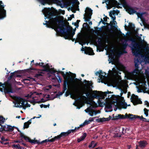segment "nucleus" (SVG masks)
Listing matches in <instances>:
<instances>
[{
	"instance_id": "obj_46",
	"label": "nucleus",
	"mask_w": 149,
	"mask_h": 149,
	"mask_svg": "<svg viewBox=\"0 0 149 149\" xmlns=\"http://www.w3.org/2000/svg\"><path fill=\"white\" fill-rule=\"evenodd\" d=\"M86 135L87 134L86 133H84L80 137L81 139L83 140L86 137Z\"/></svg>"
},
{
	"instance_id": "obj_61",
	"label": "nucleus",
	"mask_w": 149,
	"mask_h": 149,
	"mask_svg": "<svg viewBox=\"0 0 149 149\" xmlns=\"http://www.w3.org/2000/svg\"><path fill=\"white\" fill-rule=\"evenodd\" d=\"M14 72H15V74H14V75L13 77H20L21 76L20 75H18L17 73V71H15Z\"/></svg>"
},
{
	"instance_id": "obj_50",
	"label": "nucleus",
	"mask_w": 149,
	"mask_h": 149,
	"mask_svg": "<svg viewBox=\"0 0 149 149\" xmlns=\"http://www.w3.org/2000/svg\"><path fill=\"white\" fill-rule=\"evenodd\" d=\"M43 64H44V63L42 62L41 63H36L34 64V65H35L36 66H39L41 67H42V66L43 65Z\"/></svg>"
},
{
	"instance_id": "obj_38",
	"label": "nucleus",
	"mask_w": 149,
	"mask_h": 149,
	"mask_svg": "<svg viewBox=\"0 0 149 149\" xmlns=\"http://www.w3.org/2000/svg\"><path fill=\"white\" fill-rule=\"evenodd\" d=\"M97 102L98 103L99 107H101L102 106L103 102H102L100 100L98 99Z\"/></svg>"
},
{
	"instance_id": "obj_10",
	"label": "nucleus",
	"mask_w": 149,
	"mask_h": 149,
	"mask_svg": "<svg viewBox=\"0 0 149 149\" xmlns=\"http://www.w3.org/2000/svg\"><path fill=\"white\" fill-rule=\"evenodd\" d=\"M5 119L2 116H0V125L1 127H0V131L3 132V131H6L7 129V125H2L1 124L4 123L5 121Z\"/></svg>"
},
{
	"instance_id": "obj_12",
	"label": "nucleus",
	"mask_w": 149,
	"mask_h": 149,
	"mask_svg": "<svg viewBox=\"0 0 149 149\" xmlns=\"http://www.w3.org/2000/svg\"><path fill=\"white\" fill-rule=\"evenodd\" d=\"M109 15L110 17H111L112 19L113 20V21L112 22H111L110 24H109L111 26V27L112 29L114 30H116V29H117V28L115 26L113 25L115 24V22H116V23H117L115 21L116 18V17H113L112 15V14L111 13H109Z\"/></svg>"
},
{
	"instance_id": "obj_31",
	"label": "nucleus",
	"mask_w": 149,
	"mask_h": 149,
	"mask_svg": "<svg viewBox=\"0 0 149 149\" xmlns=\"http://www.w3.org/2000/svg\"><path fill=\"white\" fill-rule=\"evenodd\" d=\"M12 146L13 147L17 149H22V147H21L19 144H18L17 145L13 144L12 145Z\"/></svg>"
},
{
	"instance_id": "obj_51",
	"label": "nucleus",
	"mask_w": 149,
	"mask_h": 149,
	"mask_svg": "<svg viewBox=\"0 0 149 149\" xmlns=\"http://www.w3.org/2000/svg\"><path fill=\"white\" fill-rule=\"evenodd\" d=\"M76 132L75 130V129L69 130L68 131V132L69 134V135L71 133H74L75 132Z\"/></svg>"
},
{
	"instance_id": "obj_22",
	"label": "nucleus",
	"mask_w": 149,
	"mask_h": 149,
	"mask_svg": "<svg viewBox=\"0 0 149 149\" xmlns=\"http://www.w3.org/2000/svg\"><path fill=\"white\" fill-rule=\"evenodd\" d=\"M69 134L68 131L66 132H62L59 135L61 139V138H64L65 137L68 136L69 135Z\"/></svg>"
},
{
	"instance_id": "obj_62",
	"label": "nucleus",
	"mask_w": 149,
	"mask_h": 149,
	"mask_svg": "<svg viewBox=\"0 0 149 149\" xmlns=\"http://www.w3.org/2000/svg\"><path fill=\"white\" fill-rule=\"evenodd\" d=\"M57 77L58 78V79L59 80H58V82L59 83L61 82V79L60 77V76L59 75H57Z\"/></svg>"
},
{
	"instance_id": "obj_26",
	"label": "nucleus",
	"mask_w": 149,
	"mask_h": 149,
	"mask_svg": "<svg viewBox=\"0 0 149 149\" xmlns=\"http://www.w3.org/2000/svg\"><path fill=\"white\" fill-rule=\"evenodd\" d=\"M30 143L34 144H37L38 145L41 144L39 140H32V141H30Z\"/></svg>"
},
{
	"instance_id": "obj_44",
	"label": "nucleus",
	"mask_w": 149,
	"mask_h": 149,
	"mask_svg": "<svg viewBox=\"0 0 149 149\" xmlns=\"http://www.w3.org/2000/svg\"><path fill=\"white\" fill-rule=\"evenodd\" d=\"M50 142V140L49 139H46L40 142L41 144H43L45 143H46L47 142Z\"/></svg>"
},
{
	"instance_id": "obj_20",
	"label": "nucleus",
	"mask_w": 149,
	"mask_h": 149,
	"mask_svg": "<svg viewBox=\"0 0 149 149\" xmlns=\"http://www.w3.org/2000/svg\"><path fill=\"white\" fill-rule=\"evenodd\" d=\"M131 102L133 103V104L134 105H136L139 104H142V102L139 99L135 100H131Z\"/></svg>"
},
{
	"instance_id": "obj_36",
	"label": "nucleus",
	"mask_w": 149,
	"mask_h": 149,
	"mask_svg": "<svg viewBox=\"0 0 149 149\" xmlns=\"http://www.w3.org/2000/svg\"><path fill=\"white\" fill-rule=\"evenodd\" d=\"M50 100V99H47L46 100H45L44 98H42L41 99L40 101L38 102H37V103H42V102H46L48 100Z\"/></svg>"
},
{
	"instance_id": "obj_19",
	"label": "nucleus",
	"mask_w": 149,
	"mask_h": 149,
	"mask_svg": "<svg viewBox=\"0 0 149 149\" xmlns=\"http://www.w3.org/2000/svg\"><path fill=\"white\" fill-rule=\"evenodd\" d=\"M78 39L79 41V43L80 44L82 45L85 44L86 40L84 38L81 36Z\"/></svg>"
},
{
	"instance_id": "obj_7",
	"label": "nucleus",
	"mask_w": 149,
	"mask_h": 149,
	"mask_svg": "<svg viewBox=\"0 0 149 149\" xmlns=\"http://www.w3.org/2000/svg\"><path fill=\"white\" fill-rule=\"evenodd\" d=\"M103 35L101 38H99L97 42L99 44L101 45L102 43V40H103L105 43H108L109 42V37L108 35L106 32H104L102 33Z\"/></svg>"
},
{
	"instance_id": "obj_9",
	"label": "nucleus",
	"mask_w": 149,
	"mask_h": 149,
	"mask_svg": "<svg viewBox=\"0 0 149 149\" xmlns=\"http://www.w3.org/2000/svg\"><path fill=\"white\" fill-rule=\"evenodd\" d=\"M2 3V1H0V19L3 18L6 15V10L4 9V5H1Z\"/></svg>"
},
{
	"instance_id": "obj_3",
	"label": "nucleus",
	"mask_w": 149,
	"mask_h": 149,
	"mask_svg": "<svg viewBox=\"0 0 149 149\" xmlns=\"http://www.w3.org/2000/svg\"><path fill=\"white\" fill-rule=\"evenodd\" d=\"M72 29V27L70 26H67L64 29H61V33L64 35V38L65 39H71L73 38L75 33L74 31L71 32Z\"/></svg>"
},
{
	"instance_id": "obj_42",
	"label": "nucleus",
	"mask_w": 149,
	"mask_h": 149,
	"mask_svg": "<svg viewBox=\"0 0 149 149\" xmlns=\"http://www.w3.org/2000/svg\"><path fill=\"white\" fill-rule=\"evenodd\" d=\"M144 114L146 115V116H148V111H149V110L145 108L144 109Z\"/></svg>"
},
{
	"instance_id": "obj_29",
	"label": "nucleus",
	"mask_w": 149,
	"mask_h": 149,
	"mask_svg": "<svg viewBox=\"0 0 149 149\" xmlns=\"http://www.w3.org/2000/svg\"><path fill=\"white\" fill-rule=\"evenodd\" d=\"M135 67L136 68V70H138L139 67V65L140 64V63L141 62H137V59L135 61Z\"/></svg>"
},
{
	"instance_id": "obj_53",
	"label": "nucleus",
	"mask_w": 149,
	"mask_h": 149,
	"mask_svg": "<svg viewBox=\"0 0 149 149\" xmlns=\"http://www.w3.org/2000/svg\"><path fill=\"white\" fill-rule=\"evenodd\" d=\"M1 140L2 141H3L4 142L5 141H8L9 140L8 139H5V137L3 136H2L1 138Z\"/></svg>"
},
{
	"instance_id": "obj_64",
	"label": "nucleus",
	"mask_w": 149,
	"mask_h": 149,
	"mask_svg": "<svg viewBox=\"0 0 149 149\" xmlns=\"http://www.w3.org/2000/svg\"><path fill=\"white\" fill-rule=\"evenodd\" d=\"M96 117H94V118H89V120L91 123V122H92L94 120V118H95Z\"/></svg>"
},
{
	"instance_id": "obj_1",
	"label": "nucleus",
	"mask_w": 149,
	"mask_h": 149,
	"mask_svg": "<svg viewBox=\"0 0 149 149\" xmlns=\"http://www.w3.org/2000/svg\"><path fill=\"white\" fill-rule=\"evenodd\" d=\"M49 10L45 9L44 10V14L45 17V19L47 18L49 19V21H45V23H43V24L46 25L47 27L51 28L52 27H55L58 25V28L60 29V32L61 33V29H64L65 28L64 27L66 26V24L64 21L60 20L58 16H56L55 13L53 11L50 12V8H49Z\"/></svg>"
},
{
	"instance_id": "obj_17",
	"label": "nucleus",
	"mask_w": 149,
	"mask_h": 149,
	"mask_svg": "<svg viewBox=\"0 0 149 149\" xmlns=\"http://www.w3.org/2000/svg\"><path fill=\"white\" fill-rule=\"evenodd\" d=\"M56 72H57V75H59L58 74L59 73H61L65 80L67 79L68 80V78L66 76V74L69 75L68 72H66V74H65L64 72L62 71H56Z\"/></svg>"
},
{
	"instance_id": "obj_5",
	"label": "nucleus",
	"mask_w": 149,
	"mask_h": 149,
	"mask_svg": "<svg viewBox=\"0 0 149 149\" xmlns=\"http://www.w3.org/2000/svg\"><path fill=\"white\" fill-rule=\"evenodd\" d=\"M135 116H133L132 114H129L128 115L126 113L125 115L119 114L118 116H116L113 117V118H111V120H116L119 119H125L126 118H129V119H134L135 118Z\"/></svg>"
},
{
	"instance_id": "obj_13",
	"label": "nucleus",
	"mask_w": 149,
	"mask_h": 149,
	"mask_svg": "<svg viewBox=\"0 0 149 149\" xmlns=\"http://www.w3.org/2000/svg\"><path fill=\"white\" fill-rule=\"evenodd\" d=\"M138 143L139 147L142 149L144 148L148 144L147 142L145 140L140 141Z\"/></svg>"
},
{
	"instance_id": "obj_6",
	"label": "nucleus",
	"mask_w": 149,
	"mask_h": 149,
	"mask_svg": "<svg viewBox=\"0 0 149 149\" xmlns=\"http://www.w3.org/2000/svg\"><path fill=\"white\" fill-rule=\"evenodd\" d=\"M3 88H4V92L5 94L13 92L12 84L8 80L6 81V87L3 86Z\"/></svg>"
},
{
	"instance_id": "obj_57",
	"label": "nucleus",
	"mask_w": 149,
	"mask_h": 149,
	"mask_svg": "<svg viewBox=\"0 0 149 149\" xmlns=\"http://www.w3.org/2000/svg\"><path fill=\"white\" fill-rule=\"evenodd\" d=\"M84 124H85V125H86L90 123V122L89 120H86L84 122Z\"/></svg>"
},
{
	"instance_id": "obj_58",
	"label": "nucleus",
	"mask_w": 149,
	"mask_h": 149,
	"mask_svg": "<svg viewBox=\"0 0 149 149\" xmlns=\"http://www.w3.org/2000/svg\"><path fill=\"white\" fill-rule=\"evenodd\" d=\"M0 142L2 144H3L5 145H6L7 144H9V142H3V141H0Z\"/></svg>"
},
{
	"instance_id": "obj_15",
	"label": "nucleus",
	"mask_w": 149,
	"mask_h": 149,
	"mask_svg": "<svg viewBox=\"0 0 149 149\" xmlns=\"http://www.w3.org/2000/svg\"><path fill=\"white\" fill-rule=\"evenodd\" d=\"M85 48H87V49L85 51V53L86 54H88L89 55H93L94 54V53L92 49L90 47H85Z\"/></svg>"
},
{
	"instance_id": "obj_47",
	"label": "nucleus",
	"mask_w": 149,
	"mask_h": 149,
	"mask_svg": "<svg viewBox=\"0 0 149 149\" xmlns=\"http://www.w3.org/2000/svg\"><path fill=\"white\" fill-rule=\"evenodd\" d=\"M42 72H41L40 73L36 74H35V77L36 78H38L40 76H42Z\"/></svg>"
},
{
	"instance_id": "obj_43",
	"label": "nucleus",
	"mask_w": 149,
	"mask_h": 149,
	"mask_svg": "<svg viewBox=\"0 0 149 149\" xmlns=\"http://www.w3.org/2000/svg\"><path fill=\"white\" fill-rule=\"evenodd\" d=\"M133 98L134 99H139L138 97V96L137 95H136L134 94H133L132 96V97L130 98L131 100H132V99Z\"/></svg>"
},
{
	"instance_id": "obj_27",
	"label": "nucleus",
	"mask_w": 149,
	"mask_h": 149,
	"mask_svg": "<svg viewBox=\"0 0 149 149\" xmlns=\"http://www.w3.org/2000/svg\"><path fill=\"white\" fill-rule=\"evenodd\" d=\"M74 78H73L72 77H71L70 78V80L71 81H73V80H75V81H80L81 82H82V81H81V79L80 80V79H78L76 78H75L76 76V74H74Z\"/></svg>"
},
{
	"instance_id": "obj_35",
	"label": "nucleus",
	"mask_w": 149,
	"mask_h": 149,
	"mask_svg": "<svg viewBox=\"0 0 149 149\" xmlns=\"http://www.w3.org/2000/svg\"><path fill=\"white\" fill-rule=\"evenodd\" d=\"M133 115V116H135V117H136V118L134 119H131V120H134L137 118H139L140 120H141L142 119H144V120H146V119L145 118H143L142 116H141V117H140V116H138L137 115Z\"/></svg>"
},
{
	"instance_id": "obj_39",
	"label": "nucleus",
	"mask_w": 149,
	"mask_h": 149,
	"mask_svg": "<svg viewBox=\"0 0 149 149\" xmlns=\"http://www.w3.org/2000/svg\"><path fill=\"white\" fill-rule=\"evenodd\" d=\"M100 29H101V28H100L99 30H97L95 31L93 29H91V30L92 33L94 32L96 34H97V35H98L99 34L98 31H100Z\"/></svg>"
},
{
	"instance_id": "obj_11",
	"label": "nucleus",
	"mask_w": 149,
	"mask_h": 149,
	"mask_svg": "<svg viewBox=\"0 0 149 149\" xmlns=\"http://www.w3.org/2000/svg\"><path fill=\"white\" fill-rule=\"evenodd\" d=\"M68 84V81L67 79L63 81V91L62 92H59L58 93L59 96L62 95L64 93L65 91L67 89V86Z\"/></svg>"
},
{
	"instance_id": "obj_24",
	"label": "nucleus",
	"mask_w": 149,
	"mask_h": 149,
	"mask_svg": "<svg viewBox=\"0 0 149 149\" xmlns=\"http://www.w3.org/2000/svg\"><path fill=\"white\" fill-rule=\"evenodd\" d=\"M16 98L18 100L20 101V102H22L21 104L23 106H25V101L23 100V99L21 98L20 97H16Z\"/></svg>"
},
{
	"instance_id": "obj_30",
	"label": "nucleus",
	"mask_w": 149,
	"mask_h": 149,
	"mask_svg": "<svg viewBox=\"0 0 149 149\" xmlns=\"http://www.w3.org/2000/svg\"><path fill=\"white\" fill-rule=\"evenodd\" d=\"M136 14L137 15L138 17L140 18L141 19L142 18L143 15L144 14L143 13H138L137 12Z\"/></svg>"
},
{
	"instance_id": "obj_18",
	"label": "nucleus",
	"mask_w": 149,
	"mask_h": 149,
	"mask_svg": "<svg viewBox=\"0 0 149 149\" xmlns=\"http://www.w3.org/2000/svg\"><path fill=\"white\" fill-rule=\"evenodd\" d=\"M44 68V69L42 70V71H46L47 72L49 71V69H50L49 66L48 64H47L45 65L43 64L42 67Z\"/></svg>"
},
{
	"instance_id": "obj_55",
	"label": "nucleus",
	"mask_w": 149,
	"mask_h": 149,
	"mask_svg": "<svg viewBox=\"0 0 149 149\" xmlns=\"http://www.w3.org/2000/svg\"><path fill=\"white\" fill-rule=\"evenodd\" d=\"M128 130L127 128H126V129H125L123 127L122 128V133L123 134H124L126 133V130Z\"/></svg>"
},
{
	"instance_id": "obj_25",
	"label": "nucleus",
	"mask_w": 149,
	"mask_h": 149,
	"mask_svg": "<svg viewBox=\"0 0 149 149\" xmlns=\"http://www.w3.org/2000/svg\"><path fill=\"white\" fill-rule=\"evenodd\" d=\"M120 105L122 108L124 109H126L127 106V103L125 102H121Z\"/></svg>"
},
{
	"instance_id": "obj_48",
	"label": "nucleus",
	"mask_w": 149,
	"mask_h": 149,
	"mask_svg": "<svg viewBox=\"0 0 149 149\" xmlns=\"http://www.w3.org/2000/svg\"><path fill=\"white\" fill-rule=\"evenodd\" d=\"M129 26L130 29H134L135 28L134 24L131 23H129Z\"/></svg>"
},
{
	"instance_id": "obj_60",
	"label": "nucleus",
	"mask_w": 149,
	"mask_h": 149,
	"mask_svg": "<svg viewBox=\"0 0 149 149\" xmlns=\"http://www.w3.org/2000/svg\"><path fill=\"white\" fill-rule=\"evenodd\" d=\"M96 120L97 121V122H103L102 118H100Z\"/></svg>"
},
{
	"instance_id": "obj_34",
	"label": "nucleus",
	"mask_w": 149,
	"mask_h": 149,
	"mask_svg": "<svg viewBox=\"0 0 149 149\" xmlns=\"http://www.w3.org/2000/svg\"><path fill=\"white\" fill-rule=\"evenodd\" d=\"M43 5H45V4L47 3L48 2V0H38Z\"/></svg>"
},
{
	"instance_id": "obj_45",
	"label": "nucleus",
	"mask_w": 149,
	"mask_h": 149,
	"mask_svg": "<svg viewBox=\"0 0 149 149\" xmlns=\"http://www.w3.org/2000/svg\"><path fill=\"white\" fill-rule=\"evenodd\" d=\"M127 45L128 44L126 42L123 43L122 44V47L124 50H125Z\"/></svg>"
},
{
	"instance_id": "obj_56",
	"label": "nucleus",
	"mask_w": 149,
	"mask_h": 149,
	"mask_svg": "<svg viewBox=\"0 0 149 149\" xmlns=\"http://www.w3.org/2000/svg\"><path fill=\"white\" fill-rule=\"evenodd\" d=\"M71 95V93H70L69 91H67L65 93V95L67 97L69 95Z\"/></svg>"
},
{
	"instance_id": "obj_54",
	"label": "nucleus",
	"mask_w": 149,
	"mask_h": 149,
	"mask_svg": "<svg viewBox=\"0 0 149 149\" xmlns=\"http://www.w3.org/2000/svg\"><path fill=\"white\" fill-rule=\"evenodd\" d=\"M83 26L86 29H87L88 27L90 28V27H88V25L87 23H84L83 24Z\"/></svg>"
},
{
	"instance_id": "obj_40",
	"label": "nucleus",
	"mask_w": 149,
	"mask_h": 149,
	"mask_svg": "<svg viewBox=\"0 0 149 149\" xmlns=\"http://www.w3.org/2000/svg\"><path fill=\"white\" fill-rule=\"evenodd\" d=\"M29 122H25L24 124V129L25 128H27L29 127V123H28Z\"/></svg>"
},
{
	"instance_id": "obj_16",
	"label": "nucleus",
	"mask_w": 149,
	"mask_h": 149,
	"mask_svg": "<svg viewBox=\"0 0 149 149\" xmlns=\"http://www.w3.org/2000/svg\"><path fill=\"white\" fill-rule=\"evenodd\" d=\"M20 137L21 138V139H24V140L27 141H28L30 142L31 141H32V140L29 137L24 135V134L21 132H20Z\"/></svg>"
},
{
	"instance_id": "obj_59",
	"label": "nucleus",
	"mask_w": 149,
	"mask_h": 149,
	"mask_svg": "<svg viewBox=\"0 0 149 149\" xmlns=\"http://www.w3.org/2000/svg\"><path fill=\"white\" fill-rule=\"evenodd\" d=\"M87 110H88V111L89 112V114H91L92 113H93V112L92 111H91V109H90V108L89 107H88Z\"/></svg>"
},
{
	"instance_id": "obj_49",
	"label": "nucleus",
	"mask_w": 149,
	"mask_h": 149,
	"mask_svg": "<svg viewBox=\"0 0 149 149\" xmlns=\"http://www.w3.org/2000/svg\"><path fill=\"white\" fill-rule=\"evenodd\" d=\"M49 71L47 72H49L51 74H54L56 72V71L54 69H49Z\"/></svg>"
},
{
	"instance_id": "obj_23",
	"label": "nucleus",
	"mask_w": 149,
	"mask_h": 149,
	"mask_svg": "<svg viewBox=\"0 0 149 149\" xmlns=\"http://www.w3.org/2000/svg\"><path fill=\"white\" fill-rule=\"evenodd\" d=\"M7 129H6V131L7 132H12L14 130V126L12 127V126L9 125H7Z\"/></svg>"
},
{
	"instance_id": "obj_52",
	"label": "nucleus",
	"mask_w": 149,
	"mask_h": 149,
	"mask_svg": "<svg viewBox=\"0 0 149 149\" xmlns=\"http://www.w3.org/2000/svg\"><path fill=\"white\" fill-rule=\"evenodd\" d=\"M95 143V141H92L91 142V143L88 146V147L89 148H92L94 144Z\"/></svg>"
},
{
	"instance_id": "obj_8",
	"label": "nucleus",
	"mask_w": 149,
	"mask_h": 149,
	"mask_svg": "<svg viewBox=\"0 0 149 149\" xmlns=\"http://www.w3.org/2000/svg\"><path fill=\"white\" fill-rule=\"evenodd\" d=\"M86 10L85 11L86 12V16L84 15V19L85 21L87 22L89 21L91 18V16L92 14V10L90 8H86Z\"/></svg>"
},
{
	"instance_id": "obj_41",
	"label": "nucleus",
	"mask_w": 149,
	"mask_h": 149,
	"mask_svg": "<svg viewBox=\"0 0 149 149\" xmlns=\"http://www.w3.org/2000/svg\"><path fill=\"white\" fill-rule=\"evenodd\" d=\"M15 72H13L11 73L10 75L8 78V80L9 81L12 78V77L14 76V74H15Z\"/></svg>"
},
{
	"instance_id": "obj_63",
	"label": "nucleus",
	"mask_w": 149,
	"mask_h": 149,
	"mask_svg": "<svg viewBox=\"0 0 149 149\" xmlns=\"http://www.w3.org/2000/svg\"><path fill=\"white\" fill-rule=\"evenodd\" d=\"M100 73H102V70H100L99 71L97 72H96L95 74L96 75H97V74H98L99 75Z\"/></svg>"
},
{
	"instance_id": "obj_32",
	"label": "nucleus",
	"mask_w": 149,
	"mask_h": 149,
	"mask_svg": "<svg viewBox=\"0 0 149 149\" xmlns=\"http://www.w3.org/2000/svg\"><path fill=\"white\" fill-rule=\"evenodd\" d=\"M111 118L112 117L110 116H109V117L107 118H102L103 122L109 121L111 119Z\"/></svg>"
},
{
	"instance_id": "obj_4",
	"label": "nucleus",
	"mask_w": 149,
	"mask_h": 149,
	"mask_svg": "<svg viewBox=\"0 0 149 149\" xmlns=\"http://www.w3.org/2000/svg\"><path fill=\"white\" fill-rule=\"evenodd\" d=\"M94 94L92 96V97L96 99L101 98L104 99L105 97L107 96V94L111 93V91H108L107 92H102V91H94L93 92Z\"/></svg>"
},
{
	"instance_id": "obj_2",
	"label": "nucleus",
	"mask_w": 149,
	"mask_h": 149,
	"mask_svg": "<svg viewBox=\"0 0 149 149\" xmlns=\"http://www.w3.org/2000/svg\"><path fill=\"white\" fill-rule=\"evenodd\" d=\"M128 40L132 42L131 46L130 47L133 55L136 58L137 62H141L144 61L149 63V57L146 56L142 54L140 49L139 45L136 42L135 39L130 37L128 39Z\"/></svg>"
},
{
	"instance_id": "obj_33",
	"label": "nucleus",
	"mask_w": 149,
	"mask_h": 149,
	"mask_svg": "<svg viewBox=\"0 0 149 149\" xmlns=\"http://www.w3.org/2000/svg\"><path fill=\"white\" fill-rule=\"evenodd\" d=\"M80 22V20H77L76 22L73 23V22L72 24H74V26H76V27L78 28L79 25V23Z\"/></svg>"
},
{
	"instance_id": "obj_14",
	"label": "nucleus",
	"mask_w": 149,
	"mask_h": 149,
	"mask_svg": "<svg viewBox=\"0 0 149 149\" xmlns=\"http://www.w3.org/2000/svg\"><path fill=\"white\" fill-rule=\"evenodd\" d=\"M126 11L130 15H133L134 14H136V11L130 6H128V8L126 9Z\"/></svg>"
},
{
	"instance_id": "obj_21",
	"label": "nucleus",
	"mask_w": 149,
	"mask_h": 149,
	"mask_svg": "<svg viewBox=\"0 0 149 149\" xmlns=\"http://www.w3.org/2000/svg\"><path fill=\"white\" fill-rule=\"evenodd\" d=\"M61 139L59 135H57L56 136H54L53 138L50 139V142H53L55 141H56L59 140Z\"/></svg>"
},
{
	"instance_id": "obj_37",
	"label": "nucleus",
	"mask_w": 149,
	"mask_h": 149,
	"mask_svg": "<svg viewBox=\"0 0 149 149\" xmlns=\"http://www.w3.org/2000/svg\"><path fill=\"white\" fill-rule=\"evenodd\" d=\"M84 82L85 83H88V85L89 86H91L92 87H93V86H92V84H91V83H90V81H87L86 80H84Z\"/></svg>"
},
{
	"instance_id": "obj_28",
	"label": "nucleus",
	"mask_w": 149,
	"mask_h": 149,
	"mask_svg": "<svg viewBox=\"0 0 149 149\" xmlns=\"http://www.w3.org/2000/svg\"><path fill=\"white\" fill-rule=\"evenodd\" d=\"M122 6L123 7L125 8V10H126V9L128 8V6H129L127 3L125 1H124L123 4Z\"/></svg>"
}]
</instances>
